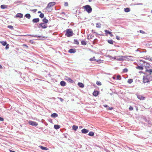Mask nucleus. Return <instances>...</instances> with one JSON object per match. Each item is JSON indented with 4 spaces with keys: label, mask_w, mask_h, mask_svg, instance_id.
<instances>
[{
    "label": "nucleus",
    "mask_w": 152,
    "mask_h": 152,
    "mask_svg": "<svg viewBox=\"0 0 152 152\" xmlns=\"http://www.w3.org/2000/svg\"><path fill=\"white\" fill-rule=\"evenodd\" d=\"M89 130L86 129H83L81 130V132L83 134H86L88 133Z\"/></svg>",
    "instance_id": "ddd939ff"
},
{
    "label": "nucleus",
    "mask_w": 152,
    "mask_h": 152,
    "mask_svg": "<svg viewBox=\"0 0 152 152\" xmlns=\"http://www.w3.org/2000/svg\"><path fill=\"white\" fill-rule=\"evenodd\" d=\"M128 148H129L130 150H131L132 149L131 148H130V147H128Z\"/></svg>",
    "instance_id": "338daca9"
},
{
    "label": "nucleus",
    "mask_w": 152,
    "mask_h": 152,
    "mask_svg": "<svg viewBox=\"0 0 152 152\" xmlns=\"http://www.w3.org/2000/svg\"><path fill=\"white\" fill-rule=\"evenodd\" d=\"M25 17L29 19L31 18V16L29 14L27 13L25 15Z\"/></svg>",
    "instance_id": "393cba45"
},
{
    "label": "nucleus",
    "mask_w": 152,
    "mask_h": 152,
    "mask_svg": "<svg viewBox=\"0 0 152 152\" xmlns=\"http://www.w3.org/2000/svg\"><path fill=\"white\" fill-rule=\"evenodd\" d=\"M26 36H31L32 37H38L39 38V40H42L43 38H46L47 37L45 36H39L37 35H34V34H27L26 35Z\"/></svg>",
    "instance_id": "20e7f679"
},
{
    "label": "nucleus",
    "mask_w": 152,
    "mask_h": 152,
    "mask_svg": "<svg viewBox=\"0 0 152 152\" xmlns=\"http://www.w3.org/2000/svg\"><path fill=\"white\" fill-rule=\"evenodd\" d=\"M38 13H40V14H41V11H38Z\"/></svg>",
    "instance_id": "e2e57ef3"
},
{
    "label": "nucleus",
    "mask_w": 152,
    "mask_h": 152,
    "mask_svg": "<svg viewBox=\"0 0 152 152\" xmlns=\"http://www.w3.org/2000/svg\"><path fill=\"white\" fill-rule=\"evenodd\" d=\"M39 26H38L39 28L41 27L42 28L44 29L47 27V25L45 23H41L39 24Z\"/></svg>",
    "instance_id": "6e6552de"
},
{
    "label": "nucleus",
    "mask_w": 152,
    "mask_h": 152,
    "mask_svg": "<svg viewBox=\"0 0 152 152\" xmlns=\"http://www.w3.org/2000/svg\"><path fill=\"white\" fill-rule=\"evenodd\" d=\"M128 71V70L127 68H125L123 70V72L124 73L127 72Z\"/></svg>",
    "instance_id": "58836bf2"
},
{
    "label": "nucleus",
    "mask_w": 152,
    "mask_h": 152,
    "mask_svg": "<svg viewBox=\"0 0 152 152\" xmlns=\"http://www.w3.org/2000/svg\"><path fill=\"white\" fill-rule=\"evenodd\" d=\"M103 106L105 107H109V106L107 104L104 105Z\"/></svg>",
    "instance_id": "6e6d98bb"
},
{
    "label": "nucleus",
    "mask_w": 152,
    "mask_h": 152,
    "mask_svg": "<svg viewBox=\"0 0 152 152\" xmlns=\"http://www.w3.org/2000/svg\"><path fill=\"white\" fill-rule=\"evenodd\" d=\"M39 16L41 18H43L44 17V15L43 13H41L39 15Z\"/></svg>",
    "instance_id": "a19ab883"
},
{
    "label": "nucleus",
    "mask_w": 152,
    "mask_h": 152,
    "mask_svg": "<svg viewBox=\"0 0 152 152\" xmlns=\"http://www.w3.org/2000/svg\"><path fill=\"white\" fill-rule=\"evenodd\" d=\"M56 2H52L49 3L46 7V9H48V8L56 4Z\"/></svg>",
    "instance_id": "423d86ee"
},
{
    "label": "nucleus",
    "mask_w": 152,
    "mask_h": 152,
    "mask_svg": "<svg viewBox=\"0 0 152 152\" xmlns=\"http://www.w3.org/2000/svg\"><path fill=\"white\" fill-rule=\"evenodd\" d=\"M4 120V118H3L0 117V121H3Z\"/></svg>",
    "instance_id": "864d4df0"
},
{
    "label": "nucleus",
    "mask_w": 152,
    "mask_h": 152,
    "mask_svg": "<svg viewBox=\"0 0 152 152\" xmlns=\"http://www.w3.org/2000/svg\"><path fill=\"white\" fill-rule=\"evenodd\" d=\"M144 66L145 67V70L146 69H148V68H149L150 67H151V65L150 64L144 62Z\"/></svg>",
    "instance_id": "9d476101"
},
{
    "label": "nucleus",
    "mask_w": 152,
    "mask_h": 152,
    "mask_svg": "<svg viewBox=\"0 0 152 152\" xmlns=\"http://www.w3.org/2000/svg\"><path fill=\"white\" fill-rule=\"evenodd\" d=\"M104 32H105V34L106 35H107L108 34H111V33H112L111 31H110L107 30H105Z\"/></svg>",
    "instance_id": "b1692460"
},
{
    "label": "nucleus",
    "mask_w": 152,
    "mask_h": 152,
    "mask_svg": "<svg viewBox=\"0 0 152 152\" xmlns=\"http://www.w3.org/2000/svg\"><path fill=\"white\" fill-rule=\"evenodd\" d=\"M88 135L90 136H93L94 135V133L93 132L91 131L88 134Z\"/></svg>",
    "instance_id": "2f4dec72"
},
{
    "label": "nucleus",
    "mask_w": 152,
    "mask_h": 152,
    "mask_svg": "<svg viewBox=\"0 0 152 152\" xmlns=\"http://www.w3.org/2000/svg\"><path fill=\"white\" fill-rule=\"evenodd\" d=\"M136 68L140 70H142L143 69V68L142 66H138L136 67Z\"/></svg>",
    "instance_id": "7c9ffc66"
},
{
    "label": "nucleus",
    "mask_w": 152,
    "mask_h": 152,
    "mask_svg": "<svg viewBox=\"0 0 152 152\" xmlns=\"http://www.w3.org/2000/svg\"><path fill=\"white\" fill-rule=\"evenodd\" d=\"M116 39L118 40H120V37L119 36H116Z\"/></svg>",
    "instance_id": "8fccbe9b"
},
{
    "label": "nucleus",
    "mask_w": 152,
    "mask_h": 152,
    "mask_svg": "<svg viewBox=\"0 0 152 152\" xmlns=\"http://www.w3.org/2000/svg\"><path fill=\"white\" fill-rule=\"evenodd\" d=\"M60 127V126L59 125H54V128L56 129H58Z\"/></svg>",
    "instance_id": "a878e982"
},
{
    "label": "nucleus",
    "mask_w": 152,
    "mask_h": 152,
    "mask_svg": "<svg viewBox=\"0 0 152 152\" xmlns=\"http://www.w3.org/2000/svg\"><path fill=\"white\" fill-rule=\"evenodd\" d=\"M117 79L118 80H121V77L120 75H118L117 76Z\"/></svg>",
    "instance_id": "4c0bfd02"
},
{
    "label": "nucleus",
    "mask_w": 152,
    "mask_h": 152,
    "mask_svg": "<svg viewBox=\"0 0 152 152\" xmlns=\"http://www.w3.org/2000/svg\"><path fill=\"white\" fill-rule=\"evenodd\" d=\"M79 128H82V126H79Z\"/></svg>",
    "instance_id": "774afa93"
},
{
    "label": "nucleus",
    "mask_w": 152,
    "mask_h": 152,
    "mask_svg": "<svg viewBox=\"0 0 152 152\" xmlns=\"http://www.w3.org/2000/svg\"><path fill=\"white\" fill-rule=\"evenodd\" d=\"M28 123L29 124L35 127L38 125V124L37 122L31 121H29L28 122Z\"/></svg>",
    "instance_id": "0eeeda50"
},
{
    "label": "nucleus",
    "mask_w": 152,
    "mask_h": 152,
    "mask_svg": "<svg viewBox=\"0 0 152 152\" xmlns=\"http://www.w3.org/2000/svg\"><path fill=\"white\" fill-rule=\"evenodd\" d=\"M96 84L97 85H99V86H100L101 85V82H97L96 83Z\"/></svg>",
    "instance_id": "49530a36"
},
{
    "label": "nucleus",
    "mask_w": 152,
    "mask_h": 152,
    "mask_svg": "<svg viewBox=\"0 0 152 152\" xmlns=\"http://www.w3.org/2000/svg\"><path fill=\"white\" fill-rule=\"evenodd\" d=\"M2 68H3V67H2V66L1 64H0V69H2Z\"/></svg>",
    "instance_id": "052dcab7"
},
{
    "label": "nucleus",
    "mask_w": 152,
    "mask_h": 152,
    "mask_svg": "<svg viewBox=\"0 0 152 152\" xmlns=\"http://www.w3.org/2000/svg\"><path fill=\"white\" fill-rule=\"evenodd\" d=\"M81 43L82 45H86V42L84 41H83V40H82L81 41Z\"/></svg>",
    "instance_id": "e433bc0d"
},
{
    "label": "nucleus",
    "mask_w": 152,
    "mask_h": 152,
    "mask_svg": "<svg viewBox=\"0 0 152 152\" xmlns=\"http://www.w3.org/2000/svg\"><path fill=\"white\" fill-rule=\"evenodd\" d=\"M110 35L111 37H112L113 36V34H112V33H111V34H110Z\"/></svg>",
    "instance_id": "bf43d9fd"
},
{
    "label": "nucleus",
    "mask_w": 152,
    "mask_h": 152,
    "mask_svg": "<svg viewBox=\"0 0 152 152\" xmlns=\"http://www.w3.org/2000/svg\"><path fill=\"white\" fill-rule=\"evenodd\" d=\"M39 147L42 150H47L48 149V148L47 147H45L42 145L39 146Z\"/></svg>",
    "instance_id": "a211bd4d"
},
{
    "label": "nucleus",
    "mask_w": 152,
    "mask_h": 152,
    "mask_svg": "<svg viewBox=\"0 0 152 152\" xmlns=\"http://www.w3.org/2000/svg\"><path fill=\"white\" fill-rule=\"evenodd\" d=\"M129 109L130 110H133V108L132 106H130L129 108Z\"/></svg>",
    "instance_id": "de8ad7c7"
},
{
    "label": "nucleus",
    "mask_w": 152,
    "mask_h": 152,
    "mask_svg": "<svg viewBox=\"0 0 152 152\" xmlns=\"http://www.w3.org/2000/svg\"><path fill=\"white\" fill-rule=\"evenodd\" d=\"M107 42L108 43L111 44H113V40H108Z\"/></svg>",
    "instance_id": "72a5a7b5"
},
{
    "label": "nucleus",
    "mask_w": 152,
    "mask_h": 152,
    "mask_svg": "<svg viewBox=\"0 0 152 152\" xmlns=\"http://www.w3.org/2000/svg\"><path fill=\"white\" fill-rule=\"evenodd\" d=\"M66 32L65 35L68 37H70L73 35V33L72 29L71 28L67 29L66 30Z\"/></svg>",
    "instance_id": "7ed1b4c3"
},
{
    "label": "nucleus",
    "mask_w": 152,
    "mask_h": 152,
    "mask_svg": "<svg viewBox=\"0 0 152 152\" xmlns=\"http://www.w3.org/2000/svg\"><path fill=\"white\" fill-rule=\"evenodd\" d=\"M89 60L90 61H96L97 62H98L99 61V60H96L95 59V57L94 56L92 58H90L89 59Z\"/></svg>",
    "instance_id": "4be33fe9"
},
{
    "label": "nucleus",
    "mask_w": 152,
    "mask_h": 152,
    "mask_svg": "<svg viewBox=\"0 0 152 152\" xmlns=\"http://www.w3.org/2000/svg\"><path fill=\"white\" fill-rule=\"evenodd\" d=\"M58 116V114L56 113H52L51 115V116L52 118H56Z\"/></svg>",
    "instance_id": "aec40b11"
},
{
    "label": "nucleus",
    "mask_w": 152,
    "mask_h": 152,
    "mask_svg": "<svg viewBox=\"0 0 152 152\" xmlns=\"http://www.w3.org/2000/svg\"><path fill=\"white\" fill-rule=\"evenodd\" d=\"M149 60L150 61H152V60L151 59V58H150V59H149Z\"/></svg>",
    "instance_id": "69168bd1"
},
{
    "label": "nucleus",
    "mask_w": 152,
    "mask_h": 152,
    "mask_svg": "<svg viewBox=\"0 0 152 152\" xmlns=\"http://www.w3.org/2000/svg\"><path fill=\"white\" fill-rule=\"evenodd\" d=\"M99 94V91H94L93 93V95L95 96H97Z\"/></svg>",
    "instance_id": "dca6fc26"
},
{
    "label": "nucleus",
    "mask_w": 152,
    "mask_h": 152,
    "mask_svg": "<svg viewBox=\"0 0 152 152\" xmlns=\"http://www.w3.org/2000/svg\"><path fill=\"white\" fill-rule=\"evenodd\" d=\"M7 27L11 30H12L13 29V26L11 25L8 26Z\"/></svg>",
    "instance_id": "ea45409f"
},
{
    "label": "nucleus",
    "mask_w": 152,
    "mask_h": 152,
    "mask_svg": "<svg viewBox=\"0 0 152 152\" xmlns=\"http://www.w3.org/2000/svg\"><path fill=\"white\" fill-rule=\"evenodd\" d=\"M113 109V108L112 107H109L108 108V110H112Z\"/></svg>",
    "instance_id": "5fc2aeb1"
},
{
    "label": "nucleus",
    "mask_w": 152,
    "mask_h": 152,
    "mask_svg": "<svg viewBox=\"0 0 152 152\" xmlns=\"http://www.w3.org/2000/svg\"><path fill=\"white\" fill-rule=\"evenodd\" d=\"M137 95V98L140 100H144L145 99V97L141 95L138 94Z\"/></svg>",
    "instance_id": "9b49d317"
},
{
    "label": "nucleus",
    "mask_w": 152,
    "mask_h": 152,
    "mask_svg": "<svg viewBox=\"0 0 152 152\" xmlns=\"http://www.w3.org/2000/svg\"><path fill=\"white\" fill-rule=\"evenodd\" d=\"M22 46L23 47H25V48H28V46L27 45L25 44H23L22 45Z\"/></svg>",
    "instance_id": "79ce46f5"
},
{
    "label": "nucleus",
    "mask_w": 152,
    "mask_h": 152,
    "mask_svg": "<svg viewBox=\"0 0 152 152\" xmlns=\"http://www.w3.org/2000/svg\"><path fill=\"white\" fill-rule=\"evenodd\" d=\"M23 15L21 13H18L15 16V18H22L23 17Z\"/></svg>",
    "instance_id": "2eb2a0df"
},
{
    "label": "nucleus",
    "mask_w": 152,
    "mask_h": 152,
    "mask_svg": "<svg viewBox=\"0 0 152 152\" xmlns=\"http://www.w3.org/2000/svg\"><path fill=\"white\" fill-rule=\"evenodd\" d=\"M89 35V37H90V39H92L93 38V37H94V36L90 34Z\"/></svg>",
    "instance_id": "603ef678"
},
{
    "label": "nucleus",
    "mask_w": 152,
    "mask_h": 152,
    "mask_svg": "<svg viewBox=\"0 0 152 152\" xmlns=\"http://www.w3.org/2000/svg\"><path fill=\"white\" fill-rule=\"evenodd\" d=\"M78 126L76 125H73L72 126V129L73 130L76 131L78 129Z\"/></svg>",
    "instance_id": "c756f323"
},
{
    "label": "nucleus",
    "mask_w": 152,
    "mask_h": 152,
    "mask_svg": "<svg viewBox=\"0 0 152 152\" xmlns=\"http://www.w3.org/2000/svg\"><path fill=\"white\" fill-rule=\"evenodd\" d=\"M68 52L70 53H74L76 52V50L75 48L70 49L69 51Z\"/></svg>",
    "instance_id": "4468645a"
},
{
    "label": "nucleus",
    "mask_w": 152,
    "mask_h": 152,
    "mask_svg": "<svg viewBox=\"0 0 152 152\" xmlns=\"http://www.w3.org/2000/svg\"><path fill=\"white\" fill-rule=\"evenodd\" d=\"M151 75L145 74V75L143 76V83H146L152 81V76Z\"/></svg>",
    "instance_id": "f257e3e1"
},
{
    "label": "nucleus",
    "mask_w": 152,
    "mask_h": 152,
    "mask_svg": "<svg viewBox=\"0 0 152 152\" xmlns=\"http://www.w3.org/2000/svg\"><path fill=\"white\" fill-rule=\"evenodd\" d=\"M140 33H142V34H145V32L143 31L142 30H140Z\"/></svg>",
    "instance_id": "3c124183"
},
{
    "label": "nucleus",
    "mask_w": 152,
    "mask_h": 152,
    "mask_svg": "<svg viewBox=\"0 0 152 152\" xmlns=\"http://www.w3.org/2000/svg\"><path fill=\"white\" fill-rule=\"evenodd\" d=\"M68 3L67 2H65L64 3V5L65 6L67 7L68 6Z\"/></svg>",
    "instance_id": "a18cd8bd"
},
{
    "label": "nucleus",
    "mask_w": 152,
    "mask_h": 152,
    "mask_svg": "<svg viewBox=\"0 0 152 152\" xmlns=\"http://www.w3.org/2000/svg\"><path fill=\"white\" fill-rule=\"evenodd\" d=\"M133 80L132 79H130L128 80L127 82L131 84L133 82Z\"/></svg>",
    "instance_id": "f704fd0d"
},
{
    "label": "nucleus",
    "mask_w": 152,
    "mask_h": 152,
    "mask_svg": "<svg viewBox=\"0 0 152 152\" xmlns=\"http://www.w3.org/2000/svg\"><path fill=\"white\" fill-rule=\"evenodd\" d=\"M48 121L50 123H52V120L51 119H49L48 120Z\"/></svg>",
    "instance_id": "4d7b16f0"
},
{
    "label": "nucleus",
    "mask_w": 152,
    "mask_h": 152,
    "mask_svg": "<svg viewBox=\"0 0 152 152\" xmlns=\"http://www.w3.org/2000/svg\"><path fill=\"white\" fill-rule=\"evenodd\" d=\"M87 39H88V40H89L90 39V37H89V35L87 36Z\"/></svg>",
    "instance_id": "13d9d810"
},
{
    "label": "nucleus",
    "mask_w": 152,
    "mask_h": 152,
    "mask_svg": "<svg viewBox=\"0 0 152 152\" xmlns=\"http://www.w3.org/2000/svg\"><path fill=\"white\" fill-rule=\"evenodd\" d=\"M30 42L31 43V44H34V41L31 40H30Z\"/></svg>",
    "instance_id": "09e8293b"
},
{
    "label": "nucleus",
    "mask_w": 152,
    "mask_h": 152,
    "mask_svg": "<svg viewBox=\"0 0 152 152\" xmlns=\"http://www.w3.org/2000/svg\"><path fill=\"white\" fill-rule=\"evenodd\" d=\"M48 20L45 17L42 20V21L43 22V23L45 24L47 23H48Z\"/></svg>",
    "instance_id": "412c9836"
},
{
    "label": "nucleus",
    "mask_w": 152,
    "mask_h": 152,
    "mask_svg": "<svg viewBox=\"0 0 152 152\" xmlns=\"http://www.w3.org/2000/svg\"><path fill=\"white\" fill-rule=\"evenodd\" d=\"M60 84L61 86H64L66 85V83L65 81H62L60 82Z\"/></svg>",
    "instance_id": "6ab92c4d"
},
{
    "label": "nucleus",
    "mask_w": 152,
    "mask_h": 152,
    "mask_svg": "<svg viewBox=\"0 0 152 152\" xmlns=\"http://www.w3.org/2000/svg\"><path fill=\"white\" fill-rule=\"evenodd\" d=\"M7 6L5 5H1V8L2 9H4L7 8Z\"/></svg>",
    "instance_id": "c85d7f7f"
},
{
    "label": "nucleus",
    "mask_w": 152,
    "mask_h": 152,
    "mask_svg": "<svg viewBox=\"0 0 152 152\" xmlns=\"http://www.w3.org/2000/svg\"><path fill=\"white\" fill-rule=\"evenodd\" d=\"M6 45V46L5 47V49H6V50H7L8 49H9V44H7Z\"/></svg>",
    "instance_id": "37998d69"
},
{
    "label": "nucleus",
    "mask_w": 152,
    "mask_h": 152,
    "mask_svg": "<svg viewBox=\"0 0 152 152\" xmlns=\"http://www.w3.org/2000/svg\"><path fill=\"white\" fill-rule=\"evenodd\" d=\"M74 43L75 44L78 45L79 44V42L76 39H75L74 40Z\"/></svg>",
    "instance_id": "cd10ccee"
},
{
    "label": "nucleus",
    "mask_w": 152,
    "mask_h": 152,
    "mask_svg": "<svg viewBox=\"0 0 152 152\" xmlns=\"http://www.w3.org/2000/svg\"><path fill=\"white\" fill-rule=\"evenodd\" d=\"M78 85L81 88H83L84 86V85L82 83L80 82L78 83Z\"/></svg>",
    "instance_id": "5701e85b"
},
{
    "label": "nucleus",
    "mask_w": 152,
    "mask_h": 152,
    "mask_svg": "<svg viewBox=\"0 0 152 152\" xmlns=\"http://www.w3.org/2000/svg\"><path fill=\"white\" fill-rule=\"evenodd\" d=\"M61 13V14L65 15V13L64 12H62Z\"/></svg>",
    "instance_id": "680f3d73"
},
{
    "label": "nucleus",
    "mask_w": 152,
    "mask_h": 152,
    "mask_svg": "<svg viewBox=\"0 0 152 152\" xmlns=\"http://www.w3.org/2000/svg\"><path fill=\"white\" fill-rule=\"evenodd\" d=\"M0 43L3 46H5L7 44V42L6 41H1Z\"/></svg>",
    "instance_id": "bb28decb"
},
{
    "label": "nucleus",
    "mask_w": 152,
    "mask_h": 152,
    "mask_svg": "<svg viewBox=\"0 0 152 152\" xmlns=\"http://www.w3.org/2000/svg\"><path fill=\"white\" fill-rule=\"evenodd\" d=\"M124 11L125 12H128L130 11V9L129 8H126L124 9Z\"/></svg>",
    "instance_id": "473e14b6"
},
{
    "label": "nucleus",
    "mask_w": 152,
    "mask_h": 152,
    "mask_svg": "<svg viewBox=\"0 0 152 152\" xmlns=\"http://www.w3.org/2000/svg\"><path fill=\"white\" fill-rule=\"evenodd\" d=\"M83 8L88 13H91L92 9L91 6L89 5H86L83 7Z\"/></svg>",
    "instance_id": "f03ea898"
},
{
    "label": "nucleus",
    "mask_w": 152,
    "mask_h": 152,
    "mask_svg": "<svg viewBox=\"0 0 152 152\" xmlns=\"http://www.w3.org/2000/svg\"><path fill=\"white\" fill-rule=\"evenodd\" d=\"M145 72L143 73L144 74V75H145V74L147 75H151L152 73V69H146L145 70Z\"/></svg>",
    "instance_id": "1a4fd4ad"
},
{
    "label": "nucleus",
    "mask_w": 152,
    "mask_h": 152,
    "mask_svg": "<svg viewBox=\"0 0 152 152\" xmlns=\"http://www.w3.org/2000/svg\"><path fill=\"white\" fill-rule=\"evenodd\" d=\"M96 27L100 28L101 27V24L100 23H97L96 24Z\"/></svg>",
    "instance_id": "c9c22d12"
},
{
    "label": "nucleus",
    "mask_w": 152,
    "mask_h": 152,
    "mask_svg": "<svg viewBox=\"0 0 152 152\" xmlns=\"http://www.w3.org/2000/svg\"><path fill=\"white\" fill-rule=\"evenodd\" d=\"M37 10L36 9H34V10H31L30 11H32L34 12H36Z\"/></svg>",
    "instance_id": "c03bdc74"
},
{
    "label": "nucleus",
    "mask_w": 152,
    "mask_h": 152,
    "mask_svg": "<svg viewBox=\"0 0 152 152\" xmlns=\"http://www.w3.org/2000/svg\"><path fill=\"white\" fill-rule=\"evenodd\" d=\"M39 21V18H34L32 20V21L34 23H38Z\"/></svg>",
    "instance_id": "f3484780"
},
{
    "label": "nucleus",
    "mask_w": 152,
    "mask_h": 152,
    "mask_svg": "<svg viewBox=\"0 0 152 152\" xmlns=\"http://www.w3.org/2000/svg\"><path fill=\"white\" fill-rule=\"evenodd\" d=\"M65 79L68 81L70 83H72L74 82L73 80L71 79L69 77H66Z\"/></svg>",
    "instance_id": "f8f14e48"
},
{
    "label": "nucleus",
    "mask_w": 152,
    "mask_h": 152,
    "mask_svg": "<svg viewBox=\"0 0 152 152\" xmlns=\"http://www.w3.org/2000/svg\"><path fill=\"white\" fill-rule=\"evenodd\" d=\"M88 1L89 2H91L92 1V0H88Z\"/></svg>",
    "instance_id": "0e129e2a"
},
{
    "label": "nucleus",
    "mask_w": 152,
    "mask_h": 152,
    "mask_svg": "<svg viewBox=\"0 0 152 152\" xmlns=\"http://www.w3.org/2000/svg\"><path fill=\"white\" fill-rule=\"evenodd\" d=\"M132 57L131 56H121L120 58H117L116 59L118 61H123L124 60L125 58L128 59L129 60V58Z\"/></svg>",
    "instance_id": "39448f33"
}]
</instances>
